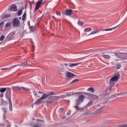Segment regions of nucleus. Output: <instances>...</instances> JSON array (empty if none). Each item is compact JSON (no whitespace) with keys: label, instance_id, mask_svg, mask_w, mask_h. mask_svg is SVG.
Returning a JSON list of instances; mask_svg holds the SVG:
<instances>
[{"label":"nucleus","instance_id":"obj_1","mask_svg":"<svg viewBox=\"0 0 127 127\" xmlns=\"http://www.w3.org/2000/svg\"><path fill=\"white\" fill-rule=\"evenodd\" d=\"M127 59V53H119L117 54H113L111 57V62L112 65H116L119 61H124Z\"/></svg>","mask_w":127,"mask_h":127},{"label":"nucleus","instance_id":"obj_2","mask_svg":"<svg viewBox=\"0 0 127 127\" xmlns=\"http://www.w3.org/2000/svg\"><path fill=\"white\" fill-rule=\"evenodd\" d=\"M120 78V74H118L112 77L110 80V87L112 88L119 81Z\"/></svg>","mask_w":127,"mask_h":127},{"label":"nucleus","instance_id":"obj_3","mask_svg":"<svg viewBox=\"0 0 127 127\" xmlns=\"http://www.w3.org/2000/svg\"><path fill=\"white\" fill-rule=\"evenodd\" d=\"M84 101H85V96L83 95H80L77 99L75 100L76 105H81Z\"/></svg>","mask_w":127,"mask_h":127},{"label":"nucleus","instance_id":"obj_4","mask_svg":"<svg viewBox=\"0 0 127 127\" xmlns=\"http://www.w3.org/2000/svg\"><path fill=\"white\" fill-rule=\"evenodd\" d=\"M53 95H56L55 92H50L49 93H44L42 97L40 98V100H45L47 99L50 96H53Z\"/></svg>","mask_w":127,"mask_h":127},{"label":"nucleus","instance_id":"obj_5","mask_svg":"<svg viewBox=\"0 0 127 127\" xmlns=\"http://www.w3.org/2000/svg\"><path fill=\"white\" fill-rule=\"evenodd\" d=\"M12 90H13V91H20V90H22V91H24L25 92H26V91H29V89L27 88H25L23 87H18V86H13L12 87Z\"/></svg>","mask_w":127,"mask_h":127},{"label":"nucleus","instance_id":"obj_6","mask_svg":"<svg viewBox=\"0 0 127 127\" xmlns=\"http://www.w3.org/2000/svg\"><path fill=\"white\" fill-rule=\"evenodd\" d=\"M13 27H19L20 26V21L17 18H15L13 20Z\"/></svg>","mask_w":127,"mask_h":127},{"label":"nucleus","instance_id":"obj_7","mask_svg":"<svg viewBox=\"0 0 127 127\" xmlns=\"http://www.w3.org/2000/svg\"><path fill=\"white\" fill-rule=\"evenodd\" d=\"M55 96H50L48 98V99L46 101V104H51V103L54 102V100H55Z\"/></svg>","mask_w":127,"mask_h":127},{"label":"nucleus","instance_id":"obj_8","mask_svg":"<svg viewBox=\"0 0 127 127\" xmlns=\"http://www.w3.org/2000/svg\"><path fill=\"white\" fill-rule=\"evenodd\" d=\"M42 1H43V0H40L37 2L36 7L35 8V11H36V10H38V9L40 8V6L41 5V3H42Z\"/></svg>","mask_w":127,"mask_h":127},{"label":"nucleus","instance_id":"obj_9","mask_svg":"<svg viewBox=\"0 0 127 127\" xmlns=\"http://www.w3.org/2000/svg\"><path fill=\"white\" fill-rule=\"evenodd\" d=\"M10 96H11L10 90H7L6 93V97L8 100L9 102H10V104H11V97Z\"/></svg>","mask_w":127,"mask_h":127},{"label":"nucleus","instance_id":"obj_10","mask_svg":"<svg viewBox=\"0 0 127 127\" xmlns=\"http://www.w3.org/2000/svg\"><path fill=\"white\" fill-rule=\"evenodd\" d=\"M73 13V10L71 9H67L65 12V15H67V16H71L72 14Z\"/></svg>","mask_w":127,"mask_h":127},{"label":"nucleus","instance_id":"obj_11","mask_svg":"<svg viewBox=\"0 0 127 127\" xmlns=\"http://www.w3.org/2000/svg\"><path fill=\"white\" fill-rule=\"evenodd\" d=\"M9 10H10V11H16L17 10V6H16L15 4H13L10 6Z\"/></svg>","mask_w":127,"mask_h":127},{"label":"nucleus","instance_id":"obj_12","mask_svg":"<svg viewBox=\"0 0 127 127\" xmlns=\"http://www.w3.org/2000/svg\"><path fill=\"white\" fill-rule=\"evenodd\" d=\"M66 77H67V78H69L70 79H71V78H73V77H75V74L69 71H66Z\"/></svg>","mask_w":127,"mask_h":127},{"label":"nucleus","instance_id":"obj_13","mask_svg":"<svg viewBox=\"0 0 127 127\" xmlns=\"http://www.w3.org/2000/svg\"><path fill=\"white\" fill-rule=\"evenodd\" d=\"M104 109H105L104 106L98 107L95 112V114H100V113H102V112L104 111Z\"/></svg>","mask_w":127,"mask_h":127},{"label":"nucleus","instance_id":"obj_14","mask_svg":"<svg viewBox=\"0 0 127 127\" xmlns=\"http://www.w3.org/2000/svg\"><path fill=\"white\" fill-rule=\"evenodd\" d=\"M91 30H92V28H86L84 29V32L86 36H89V35H90V34H88V32H90Z\"/></svg>","mask_w":127,"mask_h":127},{"label":"nucleus","instance_id":"obj_15","mask_svg":"<svg viewBox=\"0 0 127 127\" xmlns=\"http://www.w3.org/2000/svg\"><path fill=\"white\" fill-rule=\"evenodd\" d=\"M121 24H120L119 25H118L117 26L114 27L113 28L101 30V31H110L111 30H113V29H116V28H118V27H119V26H120V25H121Z\"/></svg>","mask_w":127,"mask_h":127},{"label":"nucleus","instance_id":"obj_16","mask_svg":"<svg viewBox=\"0 0 127 127\" xmlns=\"http://www.w3.org/2000/svg\"><path fill=\"white\" fill-rule=\"evenodd\" d=\"M113 55H112L111 56H110L109 55H103L102 57L103 58H105V59H110V61H111V59L112 58V56Z\"/></svg>","mask_w":127,"mask_h":127},{"label":"nucleus","instance_id":"obj_17","mask_svg":"<svg viewBox=\"0 0 127 127\" xmlns=\"http://www.w3.org/2000/svg\"><path fill=\"white\" fill-rule=\"evenodd\" d=\"M111 89H112V87H111L110 86V87L107 88L104 91V94L105 95H109V94H110V92H111Z\"/></svg>","mask_w":127,"mask_h":127},{"label":"nucleus","instance_id":"obj_18","mask_svg":"<svg viewBox=\"0 0 127 127\" xmlns=\"http://www.w3.org/2000/svg\"><path fill=\"white\" fill-rule=\"evenodd\" d=\"M80 64H81V63H75V64L69 63L68 64V66L69 67H72L75 66H78V65H80Z\"/></svg>","mask_w":127,"mask_h":127},{"label":"nucleus","instance_id":"obj_19","mask_svg":"<svg viewBox=\"0 0 127 127\" xmlns=\"http://www.w3.org/2000/svg\"><path fill=\"white\" fill-rule=\"evenodd\" d=\"M87 91L90 93H94L95 92V89H94V87H91L87 89Z\"/></svg>","mask_w":127,"mask_h":127},{"label":"nucleus","instance_id":"obj_20","mask_svg":"<svg viewBox=\"0 0 127 127\" xmlns=\"http://www.w3.org/2000/svg\"><path fill=\"white\" fill-rule=\"evenodd\" d=\"M91 97L93 100H99V97L97 95L92 94Z\"/></svg>","mask_w":127,"mask_h":127},{"label":"nucleus","instance_id":"obj_21","mask_svg":"<svg viewBox=\"0 0 127 127\" xmlns=\"http://www.w3.org/2000/svg\"><path fill=\"white\" fill-rule=\"evenodd\" d=\"M15 32H13L8 36V37H10V36H12L11 38H13V37L15 36Z\"/></svg>","mask_w":127,"mask_h":127},{"label":"nucleus","instance_id":"obj_22","mask_svg":"<svg viewBox=\"0 0 127 127\" xmlns=\"http://www.w3.org/2000/svg\"><path fill=\"white\" fill-rule=\"evenodd\" d=\"M93 103H94V101H93V100H91V101L86 105V107H90V106H92V105H93Z\"/></svg>","mask_w":127,"mask_h":127},{"label":"nucleus","instance_id":"obj_23","mask_svg":"<svg viewBox=\"0 0 127 127\" xmlns=\"http://www.w3.org/2000/svg\"><path fill=\"white\" fill-rule=\"evenodd\" d=\"M78 23L80 26H83V25H84V22H83V21H80V20H79L78 21Z\"/></svg>","mask_w":127,"mask_h":127},{"label":"nucleus","instance_id":"obj_24","mask_svg":"<svg viewBox=\"0 0 127 127\" xmlns=\"http://www.w3.org/2000/svg\"><path fill=\"white\" fill-rule=\"evenodd\" d=\"M25 18H26V12H24L23 14L22 19V20H25Z\"/></svg>","mask_w":127,"mask_h":127},{"label":"nucleus","instance_id":"obj_25","mask_svg":"<svg viewBox=\"0 0 127 127\" xmlns=\"http://www.w3.org/2000/svg\"><path fill=\"white\" fill-rule=\"evenodd\" d=\"M99 32V30L94 31L89 33V35H92L93 34H96V33H98Z\"/></svg>","mask_w":127,"mask_h":127},{"label":"nucleus","instance_id":"obj_26","mask_svg":"<svg viewBox=\"0 0 127 127\" xmlns=\"http://www.w3.org/2000/svg\"><path fill=\"white\" fill-rule=\"evenodd\" d=\"M5 91H6V88H0V93H4V92H5Z\"/></svg>","mask_w":127,"mask_h":127},{"label":"nucleus","instance_id":"obj_27","mask_svg":"<svg viewBox=\"0 0 127 127\" xmlns=\"http://www.w3.org/2000/svg\"><path fill=\"white\" fill-rule=\"evenodd\" d=\"M9 16H10L9 14H5L2 16V18H7V17H9Z\"/></svg>","mask_w":127,"mask_h":127},{"label":"nucleus","instance_id":"obj_28","mask_svg":"<svg viewBox=\"0 0 127 127\" xmlns=\"http://www.w3.org/2000/svg\"><path fill=\"white\" fill-rule=\"evenodd\" d=\"M9 110L10 111H12V103H11H11L9 101Z\"/></svg>","mask_w":127,"mask_h":127},{"label":"nucleus","instance_id":"obj_29","mask_svg":"<svg viewBox=\"0 0 127 127\" xmlns=\"http://www.w3.org/2000/svg\"><path fill=\"white\" fill-rule=\"evenodd\" d=\"M80 105H77L76 104V106L74 107V108H75V109H76V110H77V111H79L80 110H81V109H80V108H79V106Z\"/></svg>","mask_w":127,"mask_h":127},{"label":"nucleus","instance_id":"obj_30","mask_svg":"<svg viewBox=\"0 0 127 127\" xmlns=\"http://www.w3.org/2000/svg\"><path fill=\"white\" fill-rule=\"evenodd\" d=\"M79 81V79H75L73 80L72 81H71L70 84H73V83H76V82Z\"/></svg>","mask_w":127,"mask_h":127},{"label":"nucleus","instance_id":"obj_31","mask_svg":"<svg viewBox=\"0 0 127 127\" xmlns=\"http://www.w3.org/2000/svg\"><path fill=\"white\" fill-rule=\"evenodd\" d=\"M22 13V9H20L18 11L17 14H18V16H19V15H21Z\"/></svg>","mask_w":127,"mask_h":127},{"label":"nucleus","instance_id":"obj_32","mask_svg":"<svg viewBox=\"0 0 127 127\" xmlns=\"http://www.w3.org/2000/svg\"><path fill=\"white\" fill-rule=\"evenodd\" d=\"M9 25H10V22H7L5 25V28H7V27H8L9 26Z\"/></svg>","mask_w":127,"mask_h":127},{"label":"nucleus","instance_id":"obj_33","mask_svg":"<svg viewBox=\"0 0 127 127\" xmlns=\"http://www.w3.org/2000/svg\"><path fill=\"white\" fill-rule=\"evenodd\" d=\"M27 64V63H24L22 64L18 65V66H22L23 67H24V66H25Z\"/></svg>","mask_w":127,"mask_h":127},{"label":"nucleus","instance_id":"obj_34","mask_svg":"<svg viewBox=\"0 0 127 127\" xmlns=\"http://www.w3.org/2000/svg\"><path fill=\"white\" fill-rule=\"evenodd\" d=\"M34 127H42V125L39 124L38 125H34Z\"/></svg>","mask_w":127,"mask_h":127},{"label":"nucleus","instance_id":"obj_35","mask_svg":"<svg viewBox=\"0 0 127 127\" xmlns=\"http://www.w3.org/2000/svg\"><path fill=\"white\" fill-rule=\"evenodd\" d=\"M4 39V36L2 35V36L0 37V41H3Z\"/></svg>","mask_w":127,"mask_h":127},{"label":"nucleus","instance_id":"obj_36","mask_svg":"<svg viewBox=\"0 0 127 127\" xmlns=\"http://www.w3.org/2000/svg\"><path fill=\"white\" fill-rule=\"evenodd\" d=\"M42 99H39L37 101H36L35 104H40Z\"/></svg>","mask_w":127,"mask_h":127},{"label":"nucleus","instance_id":"obj_37","mask_svg":"<svg viewBox=\"0 0 127 127\" xmlns=\"http://www.w3.org/2000/svg\"><path fill=\"white\" fill-rule=\"evenodd\" d=\"M4 25V22H2L0 23V27H2Z\"/></svg>","mask_w":127,"mask_h":127},{"label":"nucleus","instance_id":"obj_38","mask_svg":"<svg viewBox=\"0 0 127 127\" xmlns=\"http://www.w3.org/2000/svg\"><path fill=\"white\" fill-rule=\"evenodd\" d=\"M121 67H122V65L120 64H118L116 65V69H120Z\"/></svg>","mask_w":127,"mask_h":127},{"label":"nucleus","instance_id":"obj_39","mask_svg":"<svg viewBox=\"0 0 127 127\" xmlns=\"http://www.w3.org/2000/svg\"><path fill=\"white\" fill-rule=\"evenodd\" d=\"M57 15H59L60 16H61V13H60L59 11L56 12Z\"/></svg>","mask_w":127,"mask_h":127},{"label":"nucleus","instance_id":"obj_40","mask_svg":"<svg viewBox=\"0 0 127 127\" xmlns=\"http://www.w3.org/2000/svg\"><path fill=\"white\" fill-rule=\"evenodd\" d=\"M10 68L9 67H8V68H1L0 70H3L4 71H5L6 70H7L8 69H9Z\"/></svg>","mask_w":127,"mask_h":127},{"label":"nucleus","instance_id":"obj_41","mask_svg":"<svg viewBox=\"0 0 127 127\" xmlns=\"http://www.w3.org/2000/svg\"><path fill=\"white\" fill-rule=\"evenodd\" d=\"M66 96H65V95H62L61 96H60V99H64V98H65Z\"/></svg>","mask_w":127,"mask_h":127},{"label":"nucleus","instance_id":"obj_42","mask_svg":"<svg viewBox=\"0 0 127 127\" xmlns=\"http://www.w3.org/2000/svg\"><path fill=\"white\" fill-rule=\"evenodd\" d=\"M121 127H127V124H124L123 125H121Z\"/></svg>","mask_w":127,"mask_h":127},{"label":"nucleus","instance_id":"obj_43","mask_svg":"<svg viewBox=\"0 0 127 127\" xmlns=\"http://www.w3.org/2000/svg\"><path fill=\"white\" fill-rule=\"evenodd\" d=\"M33 94L35 96H37V92L34 91Z\"/></svg>","mask_w":127,"mask_h":127},{"label":"nucleus","instance_id":"obj_44","mask_svg":"<svg viewBox=\"0 0 127 127\" xmlns=\"http://www.w3.org/2000/svg\"><path fill=\"white\" fill-rule=\"evenodd\" d=\"M25 32H26V30L21 33V35H24V33H25Z\"/></svg>","mask_w":127,"mask_h":127},{"label":"nucleus","instance_id":"obj_45","mask_svg":"<svg viewBox=\"0 0 127 127\" xmlns=\"http://www.w3.org/2000/svg\"><path fill=\"white\" fill-rule=\"evenodd\" d=\"M2 110L4 114H5V113H6V110H5V109L4 108H3Z\"/></svg>","mask_w":127,"mask_h":127},{"label":"nucleus","instance_id":"obj_46","mask_svg":"<svg viewBox=\"0 0 127 127\" xmlns=\"http://www.w3.org/2000/svg\"><path fill=\"white\" fill-rule=\"evenodd\" d=\"M0 97H1V98H3V93H1V94L0 95Z\"/></svg>","mask_w":127,"mask_h":127},{"label":"nucleus","instance_id":"obj_47","mask_svg":"<svg viewBox=\"0 0 127 127\" xmlns=\"http://www.w3.org/2000/svg\"><path fill=\"white\" fill-rule=\"evenodd\" d=\"M59 111H60V112H62V111H63V109L60 108Z\"/></svg>","mask_w":127,"mask_h":127},{"label":"nucleus","instance_id":"obj_48","mask_svg":"<svg viewBox=\"0 0 127 127\" xmlns=\"http://www.w3.org/2000/svg\"><path fill=\"white\" fill-rule=\"evenodd\" d=\"M11 125H8L6 126V127H11Z\"/></svg>","mask_w":127,"mask_h":127},{"label":"nucleus","instance_id":"obj_49","mask_svg":"<svg viewBox=\"0 0 127 127\" xmlns=\"http://www.w3.org/2000/svg\"><path fill=\"white\" fill-rule=\"evenodd\" d=\"M64 65V66H66L67 67V66H68V64H65Z\"/></svg>","mask_w":127,"mask_h":127},{"label":"nucleus","instance_id":"obj_50","mask_svg":"<svg viewBox=\"0 0 127 127\" xmlns=\"http://www.w3.org/2000/svg\"><path fill=\"white\" fill-rule=\"evenodd\" d=\"M16 66H17V65L12 66H11L10 68H12V67H16Z\"/></svg>","mask_w":127,"mask_h":127},{"label":"nucleus","instance_id":"obj_51","mask_svg":"<svg viewBox=\"0 0 127 127\" xmlns=\"http://www.w3.org/2000/svg\"><path fill=\"white\" fill-rule=\"evenodd\" d=\"M62 71L63 72H64V68L63 67L62 68Z\"/></svg>","mask_w":127,"mask_h":127},{"label":"nucleus","instance_id":"obj_52","mask_svg":"<svg viewBox=\"0 0 127 127\" xmlns=\"http://www.w3.org/2000/svg\"><path fill=\"white\" fill-rule=\"evenodd\" d=\"M5 122H7V123H9L8 121H7V120H5Z\"/></svg>","mask_w":127,"mask_h":127},{"label":"nucleus","instance_id":"obj_53","mask_svg":"<svg viewBox=\"0 0 127 127\" xmlns=\"http://www.w3.org/2000/svg\"><path fill=\"white\" fill-rule=\"evenodd\" d=\"M39 93H40L41 94H43V93H42L41 92H39Z\"/></svg>","mask_w":127,"mask_h":127},{"label":"nucleus","instance_id":"obj_54","mask_svg":"<svg viewBox=\"0 0 127 127\" xmlns=\"http://www.w3.org/2000/svg\"><path fill=\"white\" fill-rule=\"evenodd\" d=\"M1 43H2V42H0V44H1Z\"/></svg>","mask_w":127,"mask_h":127},{"label":"nucleus","instance_id":"obj_55","mask_svg":"<svg viewBox=\"0 0 127 127\" xmlns=\"http://www.w3.org/2000/svg\"><path fill=\"white\" fill-rule=\"evenodd\" d=\"M62 68H63V65H62Z\"/></svg>","mask_w":127,"mask_h":127}]
</instances>
